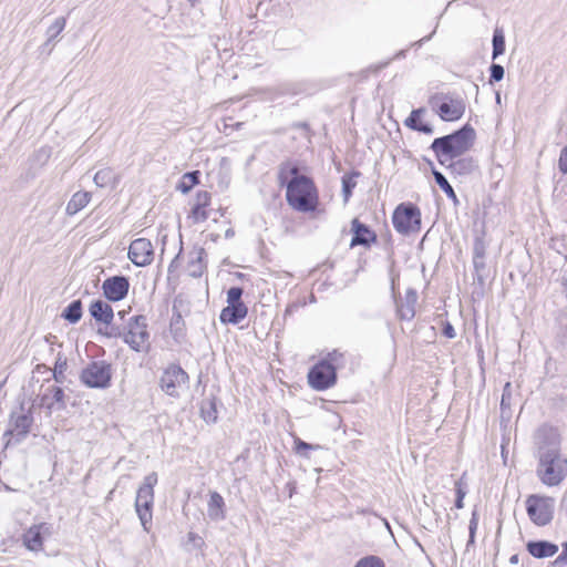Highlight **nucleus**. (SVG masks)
I'll return each instance as SVG.
<instances>
[{"instance_id": "obj_5", "label": "nucleus", "mask_w": 567, "mask_h": 567, "mask_svg": "<svg viewBox=\"0 0 567 567\" xmlns=\"http://www.w3.org/2000/svg\"><path fill=\"white\" fill-rule=\"evenodd\" d=\"M526 512L529 519L538 527L551 523L555 513V498L532 494L526 498Z\"/></svg>"}, {"instance_id": "obj_38", "label": "nucleus", "mask_w": 567, "mask_h": 567, "mask_svg": "<svg viewBox=\"0 0 567 567\" xmlns=\"http://www.w3.org/2000/svg\"><path fill=\"white\" fill-rule=\"evenodd\" d=\"M241 296H243V289L241 288H239V287H231L227 291V302H228V305L244 303L241 301Z\"/></svg>"}, {"instance_id": "obj_18", "label": "nucleus", "mask_w": 567, "mask_h": 567, "mask_svg": "<svg viewBox=\"0 0 567 567\" xmlns=\"http://www.w3.org/2000/svg\"><path fill=\"white\" fill-rule=\"evenodd\" d=\"M90 315L97 322H102L104 324H111L114 319V312L112 307L103 300H95L90 305L89 308Z\"/></svg>"}, {"instance_id": "obj_48", "label": "nucleus", "mask_w": 567, "mask_h": 567, "mask_svg": "<svg viewBox=\"0 0 567 567\" xmlns=\"http://www.w3.org/2000/svg\"><path fill=\"white\" fill-rule=\"evenodd\" d=\"M477 526H478V516L477 514L474 512L472 514V517L470 519V525H468V533L472 534V535H475L476 534V530H477Z\"/></svg>"}, {"instance_id": "obj_8", "label": "nucleus", "mask_w": 567, "mask_h": 567, "mask_svg": "<svg viewBox=\"0 0 567 567\" xmlns=\"http://www.w3.org/2000/svg\"><path fill=\"white\" fill-rule=\"evenodd\" d=\"M81 381L89 388L105 389L112 379V367L106 361H93L81 372Z\"/></svg>"}, {"instance_id": "obj_14", "label": "nucleus", "mask_w": 567, "mask_h": 567, "mask_svg": "<svg viewBox=\"0 0 567 567\" xmlns=\"http://www.w3.org/2000/svg\"><path fill=\"white\" fill-rule=\"evenodd\" d=\"M417 301V292L415 289L409 288L404 298L398 302L396 312L401 320H412L415 316V305Z\"/></svg>"}, {"instance_id": "obj_52", "label": "nucleus", "mask_w": 567, "mask_h": 567, "mask_svg": "<svg viewBox=\"0 0 567 567\" xmlns=\"http://www.w3.org/2000/svg\"><path fill=\"white\" fill-rule=\"evenodd\" d=\"M177 262V255L173 258L169 268H168V279H171L175 272V264Z\"/></svg>"}, {"instance_id": "obj_33", "label": "nucleus", "mask_w": 567, "mask_h": 567, "mask_svg": "<svg viewBox=\"0 0 567 567\" xmlns=\"http://www.w3.org/2000/svg\"><path fill=\"white\" fill-rule=\"evenodd\" d=\"M319 449H321L320 445L309 444V443L302 441L299 437L295 439V452L298 455H300V456L309 457L308 451H310V450H319Z\"/></svg>"}, {"instance_id": "obj_12", "label": "nucleus", "mask_w": 567, "mask_h": 567, "mask_svg": "<svg viewBox=\"0 0 567 567\" xmlns=\"http://www.w3.org/2000/svg\"><path fill=\"white\" fill-rule=\"evenodd\" d=\"M130 289V281L125 276H113L105 279L102 284L104 297L110 301H120L124 299Z\"/></svg>"}, {"instance_id": "obj_51", "label": "nucleus", "mask_w": 567, "mask_h": 567, "mask_svg": "<svg viewBox=\"0 0 567 567\" xmlns=\"http://www.w3.org/2000/svg\"><path fill=\"white\" fill-rule=\"evenodd\" d=\"M172 312H173V317H172V320L174 319L175 316H177V298H173L172 299ZM173 321L171 322V329L173 328Z\"/></svg>"}, {"instance_id": "obj_49", "label": "nucleus", "mask_w": 567, "mask_h": 567, "mask_svg": "<svg viewBox=\"0 0 567 567\" xmlns=\"http://www.w3.org/2000/svg\"><path fill=\"white\" fill-rule=\"evenodd\" d=\"M443 334L446 338H449V339L455 338V336H456L455 330H454L453 326L450 322H445L444 323V326H443Z\"/></svg>"}, {"instance_id": "obj_47", "label": "nucleus", "mask_w": 567, "mask_h": 567, "mask_svg": "<svg viewBox=\"0 0 567 567\" xmlns=\"http://www.w3.org/2000/svg\"><path fill=\"white\" fill-rule=\"evenodd\" d=\"M474 268L480 278H482L483 272L486 268L485 258H473Z\"/></svg>"}, {"instance_id": "obj_41", "label": "nucleus", "mask_w": 567, "mask_h": 567, "mask_svg": "<svg viewBox=\"0 0 567 567\" xmlns=\"http://www.w3.org/2000/svg\"><path fill=\"white\" fill-rule=\"evenodd\" d=\"M512 400V384L507 382L503 389L502 400H501V409L504 411L505 409H509Z\"/></svg>"}, {"instance_id": "obj_28", "label": "nucleus", "mask_w": 567, "mask_h": 567, "mask_svg": "<svg viewBox=\"0 0 567 567\" xmlns=\"http://www.w3.org/2000/svg\"><path fill=\"white\" fill-rule=\"evenodd\" d=\"M432 174L434 176V179H435L436 184L440 186V188L446 194V196L450 199H452L453 202L456 203L457 202V196H456L453 187L451 186V184L446 179V177L441 172H439L436 169H433Z\"/></svg>"}, {"instance_id": "obj_20", "label": "nucleus", "mask_w": 567, "mask_h": 567, "mask_svg": "<svg viewBox=\"0 0 567 567\" xmlns=\"http://www.w3.org/2000/svg\"><path fill=\"white\" fill-rule=\"evenodd\" d=\"M247 316V307L244 303L228 305L220 312V321L236 324Z\"/></svg>"}, {"instance_id": "obj_26", "label": "nucleus", "mask_w": 567, "mask_h": 567, "mask_svg": "<svg viewBox=\"0 0 567 567\" xmlns=\"http://www.w3.org/2000/svg\"><path fill=\"white\" fill-rule=\"evenodd\" d=\"M449 168L456 174H470L476 168L475 162L471 157L458 158L449 164Z\"/></svg>"}, {"instance_id": "obj_7", "label": "nucleus", "mask_w": 567, "mask_h": 567, "mask_svg": "<svg viewBox=\"0 0 567 567\" xmlns=\"http://www.w3.org/2000/svg\"><path fill=\"white\" fill-rule=\"evenodd\" d=\"M150 333L144 316L132 317L123 332V341L134 351L143 352L148 349Z\"/></svg>"}, {"instance_id": "obj_23", "label": "nucleus", "mask_w": 567, "mask_h": 567, "mask_svg": "<svg viewBox=\"0 0 567 567\" xmlns=\"http://www.w3.org/2000/svg\"><path fill=\"white\" fill-rule=\"evenodd\" d=\"M92 194L90 192H76L72 195L68 202L65 213L69 216H73L83 209L91 200Z\"/></svg>"}, {"instance_id": "obj_4", "label": "nucleus", "mask_w": 567, "mask_h": 567, "mask_svg": "<svg viewBox=\"0 0 567 567\" xmlns=\"http://www.w3.org/2000/svg\"><path fill=\"white\" fill-rule=\"evenodd\" d=\"M344 365L343 354L337 350L327 354L326 358L315 364L308 373L309 385L323 391L336 384L337 370Z\"/></svg>"}, {"instance_id": "obj_3", "label": "nucleus", "mask_w": 567, "mask_h": 567, "mask_svg": "<svg viewBox=\"0 0 567 567\" xmlns=\"http://www.w3.org/2000/svg\"><path fill=\"white\" fill-rule=\"evenodd\" d=\"M474 135L475 133L472 127L464 126L453 134L435 138L431 148L439 162L445 164L447 161L465 153L471 147Z\"/></svg>"}, {"instance_id": "obj_36", "label": "nucleus", "mask_w": 567, "mask_h": 567, "mask_svg": "<svg viewBox=\"0 0 567 567\" xmlns=\"http://www.w3.org/2000/svg\"><path fill=\"white\" fill-rule=\"evenodd\" d=\"M424 112L423 109L413 110L410 116L405 120V125L412 130H417L421 122V114Z\"/></svg>"}, {"instance_id": "obj_19", "label": "nucleus", "mask_w": 567, "mask_h": 567, "mask_svg": "<svg viewBox=\"0 0 567 567\" xmlns=\"http://www.w3.org/2000/svg\"><path fill=\"white\" fill-rule=\"evenodd\" d=\"M207 514L212 520L219 522L225 519V502L218 492H210L209 501L207 504Z\"/></svg>"}, {"instance_id": "obj_21", "label": "nucleus", "mask_w": 567, "mask_h": 567, "mask_svg": "<svg viewBox=\"0 0 567 567\" xmlns=\"http://www.w3.org/2000/svg\"><path fill=\"white\" fill-rule=\"evenodd\" d=\"M93 182L97 187L114 189L120 183V176L111 167H104L95 173Z\"/></svg>"}, {"instance_id": "obj_30", "label": "nucleus", "mask_w": 567, "mask_h": 567, "mask_svg": "<svg viewBox=\"0 0 567 567\" xmlns=\"http://www.w3.org/2000/svg\"><path fill=\"white\" fill-rule=\"evenodd\" d=\"M360 175V173L354 172L352 174H346L342 176V195L343 200L347 204L352 195V189L357 185L355 178Z\"/></svg>"}, {"instance_id": "obj_40", "label": "nucleus", "mask_w": 567, "mask_h": 567, "mask_svg": "<svg viewBox=\"0 0 567 567\" xmlns=\"http://www.w3.org/2000/svg\"><path fill=\"white\" fill-rule=\"evenodd\" d=\"M563 551L550 563L551 567H567V542L561 544Z\"/></svg>"}, {"instance_id": "obj_25", "label": "nucleus", "mask_w": 567, "mask_h": 567, "mask_svg": "<svg viewBox=\"0 0 567 567\" xmlns=\"http://www.w3.org/2000/svg\"><path fill=\"white\" fill-rule=\"evenodd\" d=\"M61 317L70 323H76L82 318L81 300H73L63 310Z\"/></svg>"}, {"instance_id": "obj_1", "label": "nucleus", "mask_w": 567, "mask_h": 567, "mask_svg": "<svg viewBox=\"0 0 567 567\" xmlns=\"http://www.w3.org/2000/svg\"><path fill=\"white\" fill-rule=\"evenodd\" d=\"M279 184L286 185L288 205L297 212H313L319 204L318 189L313 181L299 174V168L291 162L282 163L278 173Z\"/></svg>"}, {"instance_id": "obj_45", "label": "nucleus", "mask_w": 567, "mask_h": 567, "mask_svg": "<svg viewBox=\"0 0 567 567\" xmlns=\"http://www.w3.org/2000/svg\"><path fill=\"white\" fill-rule=\"evenodd\" d=\"M210 202V194L206 190L198 192L194 205L206 207Z\"/></svg>"}, {"instance_id": "obj_24", "label": "nucleus", "mask_w": 567, "mask_h": 567, "mask_svg": "<svg viewBox=\"0 0 567 567\" xmlns=\"http://www.w3.org/2000/svg\"><path fill=\"white\" fill-rule=\"evenodd\" d=\"M40 528V526H32L24 534L23 542L28 549L37 551L42 548V536Z\"/></svg>"}, {"instance_id": "obj_9", "label": "nucleus", "mask_w": 567, "mask_h": 567, "mask_svg": "<svg viewBox=\"0 0 567 567\" xmlns=\"http://www.w3.org/2000/svg\"><path fill=\"white\" fill-rule=\"evenodd\" d=\"M392 223L396 231L400 234H409L420 230L421 226V212L420 209L410 205H400L393 213Z\"/></svg>"}, {"instance_id": "obj_50", "label": "nucleus", "mask_w": 567, "mask_h": 567, "mask_svg": "<svg viewBox=\"0 0 567 567\" xmlns=\"http://www.w3.org/2000/svg\"><path fill=\"white\" fill-rule=\"evenodd\" d=\"M416 131L423 132L425 134H432L433 133L432 126L429 125V124H424V123L420 124V126L417 127Z\"/></svg>"}, {"instance_id": "obj_55", "label": "nucleus", "mask_w": 567, "mask_h": 567, "mask_svg": "<svg viewBox=\"0 0 567 567\" xmlns=\"http://www.w3.org/2000/svg\"><path fill=\"white\" fill-rule=\"evenodd\" d=\"M518 561H519V557L517 554L511 556V558H509L511 564L515 565V564H518Z\"/></svg>"}, {"instance_id": "obj_56", "label": "nucleus", "mask_w": 567, "mask_h": 567, "mask_svg": "<svg viewBox=\"0 0 567 567\" xmlns=\"http://www.w3.org/2000/svg\"><path fill=\"white\" fill-rule=\"evenodd\" d=\"M474 542H475V535L470 534L468 542H467L466 546L470 547L471 545L474 544Z\"/></svg>"}, {"instance_id": "obj_44", "label": "nucleus", "mask_w": 567, "mask_h": 567, "mask_svg": "<svg viewBox=\"0 0 567 567\" xmlns=\"http://www.w3.org/2000/svg\"><path fill=\"white\" fill-rule=\"evenodd\" d=\"M455 489H456V499H455V507L461 509L463 508V499L465 497L466 491L462 486V481H457L455 483Z\"/></svg>"}, {"instance_id": "obj_43", "label": "nucleus", "mask_w": 567, "mask_h": 567, "mask_svg": "<svg viewBox=\"0 0 567 567\" xmlns=\"http://www.w3.org/2000/svg\"><path fill=\"white\" fill-rule=\"evenodd\" d=\"M486 246L483 239L476 238L473 247V258H485Z\"/></svg>"}, {"instance_id": "obj_34", "label": "nucleus", "mask_w": 567, "mask_h": 567, "mask_svg": "<svg viewBox=\"0 0 567 567\" xmlns=\"http://www.w3.org/2000/svg\"><path fill=\"white\" fill-rule=\"evenodd\" d=\"M106 329L102 330L99 329L97 332L106 338H122L123 339V332H125V327H120L116 324H106Z\"/></svg>"}, {"instance_id": "obj_58", "label": "nucleus", "mask_w": 567, "mask_h": 567, "mask_svg": "<svg viewBox=\"0 0 567 567\" xmlns=\"http://www.w3.org/2000/svg\"><path fill=\"white\" fill-rule=\"evenodd\" d=\"M496 102L501 103V95H499V93L496 94Z\"/></svg>"}, {"instance_id": "obj_59", "label": "nucleus", "mask_w": 567, "mask_h": 567, "mask_svg": "<svg viewBox=\"0 0 567 567\" xmlns=\"http://www.w3.org/2000/svg\"><path fill=\"white\" fill-rule=\"evenodd\" d=\"M187 1L190 3L192 7L197 2V0H187Z\"/></svg>"}, {"instance_id": "obj_31", "label": "nucleus", "mask_w": 567, "mask_h": 567, "mask_svg": "<svg viewBox=\"0 0 567 567\" xmlns=\"http://www.w3.org/2000/svg\"><path fill=\"white\" fill-rule=\"evenodd\" d=\"M199 171H194L186 173L182 176V179L179 181V190L183 193L189 192L195 185L199 183Z\"/></svg>"}, {"instance_id": "obj_60", "label": "nucleus", "mask_w": 567, "mask_h": 567, "mask_svg": "<svg viewBox=\"0 0 567 567\" xmlns=\"http://www.w3.org/2000/svg\"><path fill=\"white\" fill-rule=\"evenodd\" d=\"M117 315L121 317V319L124 318V311H120Z\"/></svg>"}, {"instance_id": "obj_16", "label": "nucleus", "mask_w": 567, "mask_h": 567, "mask_svg": "<svg viewBox=\"0 0 567 567\" xmlns=\"http://www.w3.org/2000/svg\"><path fill=\"white\" fill-rule=\"evenodd\" d=\"M351 229L353 231L351 247L358 245L369 246L370 243L375 241L377 239L375 234L371 231L367 225L360 223L357 218L352 220Z\"/></svg>"}, {"instance_id": "obj_2", "label": "nucleus", "mask_w": 567, "mask_h": 567, "mask_svg": "<svg viewBox=\"0 0 567 567\" xmlns=\"http://www.w3.org/2000/svg\"><path fill=\"white\" fill-rule=\"evenodd\" d=\"M537 475L547 486H556L567 476V460L556 443L539 447Z\"/></svg>"}, {"instance_id": "obj_39", "label": "nucleus", "mask_w": 567, "mask_h": 567, "mask_svg": "<svg viewBox=\"0 0 567 567\" xmlns=\"http://www.w3.org/2000/svg\"><path fill=\"white\" fill-rule=\"evenodd\" d=\"M489 72H491V75H489L491 83L502 81L504 78V73H505L504 68L501 64H495V63H493L491 65Z\"/></svg>"}, {"instance_id": "obj_42", "label": "nucleus", "mask_w": 567, "mask_h": 567, "mask_svg": "<svg viewBox=\"0 0 567 567\" xmlns=\"http://www.w3.org/2000/svg\"><path fill=\"white\" fill-rule=\"evenodd\" d=\"M65 369H66V360L62 361L59 358L55 363L54 373H53L54 380L56 382H63Z\"/></svg>"}, {"instance_id": "obj_29", "label": "nucleus", "mask_w": 567, "mask_h": 567, "mask_svg": "<svg viewBox=\"0 0 567 567\" xmlns=\"http://www.w3.org/2000/svg\"><path fill=\"white\" fill-rule=\"evenodd\" d=\"M66 24V19L64 17H59L54 20V22L47 29V42L45 45L54 41L59 34L64 30Z\"/></svg>"}, {"instance_id": "obj_10", "label": "nucleus", "mask_w": 567, "mask_h": 567, "mask_svg": "<svg viewBox=\"0 0 567 567\" xmlns=\"http://www.w3.org/2000/svg\"><path fill=\"white\" fill-rule=\"evenodd\" d=\"M33 423V416L31 411L25 410L23 405H20L17 410H13L10 414L9 426L4 432V436L11 435L16 443L22 442Z\"/></svg>"}, {"instance_id": "obj_13", "label": "nucleus", "mask_w": 567, "mask_h": 567, "mask_svg": "<svg viewBox=\"0 0 567 567\" xmlns=\"http://www.w3.org/2000/svg\"><path fill=\"white\" fill-rule=\"evenodd\" d=\"M465 112V103L462 99L446 97L437 106V114L443 121L452 122L461 118Z\"/></svg>"}, {"instance_id": "obj_53", "label": "nucleus", "mask_w": 567, "mask_h": 567, "mask_svg": "<svg viewBox=\"0 0 567 567\" xmlns=\"http://www.w3.org/2000/svg\"><path fill=\"white\" fill-rule=\"evenodd\" d=\"M189 538L192 542H194L195 546H200L203 544V539L198 536H195L193 534H189Z\"/></svg>"}, {"instance_id": "obj_22", "label": "nucleus", "mask_w": 567, "mask_h": 567, "mask_svg": "<svg viewBox=\"0 0 567 567\" xmlns=\"http://www.w3.org/2000/svg\"><path fill=\"white\" fill-rule=\"evenodd\" d=\"M177 365L171 364L163 373L159 380L161 389L168 395H175L177 388Z\"/></svg>"}, {"instance_id": "obj_17", "label": "nucleus", "mask_w": 567, "mask_h": 567, "mask_svg": "<svg viewBox=\"0 0 567 567\" xmlns=\"http://www.w3.org/2000/svg\"><path fill=\"white\" fill-rule=\"evenodd\" d=\"M526 549L538 559L553 557L558 553V546L548 540H530L526 544Z\"/></svg>"}, {"instance_id": "obj_46", "label": "nucleus", "mask_w": 567, "mask_h": 567, "mask_svg": "<svg viewBox=\"0 0 567 567\" xmlns=\"http://www.w3.org/2000/svg\"><path fill=\"white\" fill-rule=\"evenodd\" d=\"M558 167L563 174H567V145L560 151Z\"/></svg>"}, {"instance_id": "obj_11", "label": "nucleus", "mask_w": 567, "mask_h": 567, "mask_svg": "<svg viewBox=\"0 0 567 567\" xmlns=\"http://www.w3.org/2000/svg\"><path fill=\"white\" fill-rule=\"evenodd\" d=\"M153 256L152 243L146 238H137L128 247V258L135 266L144 267L150 265Z\"/></svg>"}, {"instance_id": "obj_57", "label": "nucleus", "mask_w": 567, "mask_h": 567, "mask_svg": "<svg viewBox=\"0 0 567 567\" xmlns=\"http://www.w3.org/2000/svg\"><path fill=\"white\" fill-rule=\"evenodd\" d=\"M563 286L565 287V296L567 298V277L563 280Z\"/></svg>"}, {"instance_id": "obj_6", "label": "nucleus", "mask_w": 567, "mask_h": 567, "mask_svg": "<svg viewBox=\"0 0 567 567\" xmlns=\"http://www.w3.org/2000/svg\"><path fill=\"white\" fill-rule=\"evenodd\" d=\"M157 483L155 473L148 474L144 478V483L136 493L135 509L145 530H148V524L152 523V507L154 501L153 487Z\"/></svg>"}, {"instance_id": "obj_15", "label": "nucleus", "mask_w": 567, "mask_h": 567, "mask_svg": "<svg viewBox=\"0 0 567 567\" xmlns=\"http://www.w3.org/2000/svg\"><path fill=\"white\" fill-rule=\"evenodd\" d=\"M64 391L56 385H50L45 393L41 396V405L45 406L49 411L54 409L62 410L65 408Z\"/></svg>"}, {"instance_id": "obj_37", "label": "nucleus", "mask_w": 567, "mask_h": 567, "mask_svg": "<svg viewBox=\"0 0 567 567\" xmlns=\"http://www.w3.org/2000/svg\"><path fill=\"white\" fill-rule=\"evenodd\" d=\"M189 217L193 219L194 223H199L206 220L208 216L205 210V207L193 204Z\"/></svg>"}, {"instance_id": "obj_27", "label": "nucleus", "mask_w": 567, "mask_h": 567, "mask_svg": "<svg viewBox=\"0 0 567 567\" xmlns=\"http://www.w3.org/2000/svg\"><path fill=\"white\" fill-rule=\"evenodd\" d=\"M200 416L207 424H212L217 421V409L214 399L203 400L200 404Z\"/></svg>"}, {"instance_id": "obj_32", "label": "nucleus", "mask_w": 567, "mask_h": 567, "mask_svg": "<svg viewBox=\"0 0 567 567\" xmlns=\"http://www.w3.org/2000/svg\"><path fill=\"white\" fill-rule=\"evenodd\" d=\"M505 51V38L502 31L495 30L493 34V59L495 60L498 55Z\"/></svg>"}, {"instance_id": "obj_35", "label": "nucleus", "mask_w": 567, "mask_h": 567, "mask_svg": "<svg viewBox=\"0 0 567 567\" xmlns=\"http://www.w3.org/2000/svg\"><path fill=\"white\" fill-rule=\"evenodd\" d=\"M354 567H385L384 561L374 555L361 558Z\"/></svg>"}, {"instance_id": "obj_54", "label": "nucleus", "mask_w": 567, "mask_h": 567, "mask_svg": "<svg viewBox=\"0 0 567 567\" xmlns=\"http://www.w3.org/2000/svg\"><path fill=\"white\" fill-rule=\"evenodd\" d=\"M188 381V374L179 367V382Z\"/></svg>"}]
</instances>
